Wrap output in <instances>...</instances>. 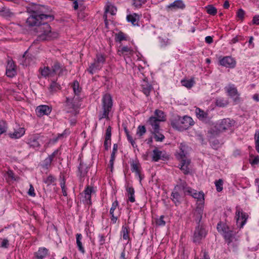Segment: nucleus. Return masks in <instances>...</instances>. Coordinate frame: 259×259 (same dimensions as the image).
Returning <instances> with one entry per match:
<instances>
[{"mask_svg": "<svg viewBox=\"0 0 259 259\" xmlns=\"http://www.w3.org/2000/svg\"><path fill=\"white\" fill-rule=\"evenodd\" d=\"M126 191L127 193L128 200L131 202H134L135 201L134 189L132 187H128L126 188Z\"/></svg>", "mask_w": 259, "mask_h": 259, "instance_id": "nucleus-28", "label": "nucleus"}, {"mask_svg": "<svg viewBox=\"0 0 259 259\" xmlns=\"http://www.w3.org/2000/svg\"><path fill=\"white\" fill-rule=\"evenodd\" d=\"M252 23L254 24L259 25V15H256L253 17Z\"/></svg>", "mask_w": 259, "mask_h": 259, "instance_id": "nucleus-63", "label": "nucleus"}, {"mask_svg": "<svg viewBox=\"0 0 259 259\" xmlns=\"http://www.w3.org/2000/svg\"><path fill=\"white\" fill-rule=\"evenodd\" d=\"M216 189L218 192H221L223 190V181L222 179H219L215 182Z\"/></svg>", "mask_w": 259, "mask_h": 259, "instance_id": "nucleus-45", "label": "nucleus"}, {"mask_svg": "<svg viewBox=\"0 0 259 259\" xmlns=\"http://www.w3.org/2000/svg\"><path fill=\"white\" fill-rule=\"evenodd\" d=\"M161 121L159 120L155 117H151L148 122L152 127L153 131L159 130V122Z\"/></svg>", "mask_w": 259, "mask_h": 259, "instance_id": "nucleus-21", "label": "nucleus"}, {"mask_svg": "<svg viewBox=\"0 0 259 259\" xmlns=\"http://www.w3.org/2000/svg\"><path fill=\"white\" fill-rule=\"evenodd\" d=\"M159 130L153 131V133L154 135V138L156 141H162L164 138V136L160 134L159 132Z\"/></svg>", "mask_w": 259, "mask_h": 259, "instance_id": "nucleus-39", "label": "nucleus"}, {"mask_svg": "<svg viewBox=\"0 0 259 259\" xmlns=\"http://www.w3.org/2000/svg\"><path fill=\"white\" fill-rule=\"evenodd\" d=\"M94 192V189L92 187L88 186L85 190L84 192V197L87 200H90L91 197V194Z\"/></svg>", "mask_w": 259, "mask_h": 259, "instance_id": "nucleus-38", "label": "nucleus"}, {"mask_svg": "<svg viewBox=\"0 0 259 259\" xmlns=\"http://www.w3.org/2000/svg\"><path fill=\"white\" fill-rule=\"evenodd\" d=\"M9 178H11L12 180L16 181L17 179L15 178L14 174L11 170H9L7 172Z\"/></svg>", "mask_w": 259, "mask_h": 259, "instance_id": "nucleus-61", "label": "nucleus"}, {"mask_svg": "<svg viewBox=\"0 0 259 259\" xmlns=\"http://www.w3.org/2000/svg\"><path fill=\"white\" fill-rule=\"evenodd\" d=\"M51 112V109L47 105H40L36 109V115L39 117L48 115Z\"/></svg>", "mask_w": 259, "mask_h": 259, "instance_id": "nucleus-15", "label": "nucleus"}, {"mask_svg": "<svg viewBox=\"0 0 259 259\" xmlns=\"http://www.w3.org/2000/svg\"><path fill=\"white\" fill-rule=\"evenodd\" d=\"M194 121L193 119L188 116L181 117L177 116L174 117L171 120L172 127L179 131H183L188 129L189 127L193 125Z\"/></svg>", "mask_w": 259, "mask_h": 259, "instance_id": "nucleus-2", "label": "nucleus"}, {"mask_svg": "<svg viewBox=\"0 0 259 259\" xmlns=\"http://www.w3.org/2000/svg\"><path fill=\"white\" fill-rule=\"evenodd\" d=\"M187 147L185 145L182 144L180 145V152L179 153L180 158L181 159V165L180 169L185 175H187L190 172V160L186 157Z\"/></svg>", "mask_w": 259, "mask_h": 259, "instance_id": "nucleus-5", "label": "nucleus"}, {"mask_svg": "<svg viewBox=\"0 0 259 259\" xmlns=\"http://www.w3.org/2000/svg\"><path fill=\"white\" fill-rule=\"evenodd\" d=\"M7 130V124L4 120H0V135L5 133Z\"/></svg>", "mask_w": 259, "mask_h": 259, "instance_id": "nucleus-51", "label": "nucleus"}, {"mask_svg": "<svg viewBox=\"0 0 259 259\" xmlns=\"http://www.w3.org/2000/svg\"><path fill=\"white\" fill-rule=\"evenodd\" d=\"M163 157L162 152L155 148L153 151L152 160L154 161H158Z\"/></svg>", "mask_w": 259, "mask_h": 259, "instance_id": "nucleus-27", "label": "nucleus"}, {"mask_svg": "<svg viewBox=\"0 0 259 259\" xmlns=\"http://www.w3.org/2000/svg\"><path fill=\"white\" fill-rule=\"evenodd\" d=\"M186 5L182 0H176L172 3L166 6V9L169 11H176L178 10H183L185 8Z\"/></svg>", "mask_w": 259, "mask_h": 259, "instance_id": "nucleus-12", "label": "nucleus"}, {"mask_svg": "<svg viewBox=\"0 0 259 259\" xmlns=\"http://www.w3.org/2000/svg\"><path fill=\"white\" fill-rule=\"evenodd\" d=\"M72 88L75 96L78 97L81 91V88L79 87V82L75 80L72 84Z\"/></svg>", "mask_w": 259, "mask_h": 259, "instance_id": "nucleus-32", "label": "nucleus"}, {"mask_svg": "<svg viewBox=\"0 0 259 259\" xmlns=\"http://www.w3.org/2000/svg\"><path fill=\"white\" fill-rule=\"evenodd\" d=\"M102 65L98 63L96 61L93 63H92L88 69V71L92 74H93L96 70H99L101 68Z\"/></svg>", "mask_w": 259, "mask_h": 259, "instance_id": "nucleus-25", "label": "nucleus"}, {"mask_svg": "<svg viewBox=\"0 0 259 259\" xmlns=\"http://www.w3.org/2000/svg\"><path fill=\"white\" fill-rule=\"evenodd\" d=\"M146 132V128L144 125H139L138 127L137 135L142 137Z\"/></svg>", "mask_w": 259, "mask_h": 259, "instance_id": "nucleus-50", "label": "nucleus"}, {"mask_svg": "<svg viewBox=\"0 0 259 259\" xmlns=\"http://www.w3.org/2000/svg\"><path fill=\"white\" fill-rule=\"evenodd\" d=\"M117 205H118L117 201H115L114 202H113L112 207L110 208V214H112L113 213H114V211L115 210V209L116 208Z\"/></svg>", "mask_w": 259, "mask_h": 259, "instance_id": "nucleus-60", "label": "nucleus"}, {"mask_svg": "<svg viewBox=\"0 0 259 259\" xmlns=\"http://www.w3.org/2000/svg\"><path fill=\"white\" fill-rule=\"evenodd\" d=\"M111 144V141H109V140H107L106 139H105L104 145L105 147V150H108L109 147H110V145Z\"/></svg>", "mask_w": 259, "mask_h": 259, "instance_id": "nucleus-62", "label": "nucleus"}, {"mask_svg": "<svg viewBox=\"0 0 259 259\" xmlns=\"http://www.w3.org/2000/svg\"><path fill=\"white\" fill-rule=\"evenodd\" d=\"M116 40L119 41L126 39L125 34L122 32H120L116 34Z\"/></svg>", "mask_w": 259, "mask_h": 259, "instance_id": "nucleus-53", "label": "nucleus"}, {"mask_svg": "<svg viewBox=\"0 0 259 259\" xmlns=\"http://www.w3.org/2000/svg\"><path fill=\"white\" fill-rule=\"evenodd\" d=\"M123 238L124 240L129 239V228L126 226L122 227Z\"/></svg>", "mask_w": 259, "mask_h": 259, "instance_id": "nucleus-49", "label": "nucleus"}, {"mask_svg": "<svg viewBox=\"0 0 259 259\" xmlns=\"http://www.w3.org/2000/svg\"><path fill=\"white\" fill-rule=\"evenodd\" d=\"M95 61L97 62L100 64L102 65L105 62V58L102 54H97Z\"/></svg>", "mask_w": 259, "mask_h": 259, "instance_id": "nucleus-47", "label": "nucleus"}, {"mask_svg": "<svg viewBox=\"0 0 259 259\" xmlns=\"http://www.w3.org/2000/svg\"><path fill=\"white\" fill-rule=\"evenodd\" d=\"M215 104L219 107H224L228 104V102L227 100L219 98L217 99Z\"/></svg>", "mask_w": 259, "mask_h": 259, "instance_id": "nucleus-44", "label": "nucleus"}, {"mask_svg": "<svg viewBox=\"0 0 259 259\" xmlns=\"http://www.w3.org/2000/svg\"><path fill=\"white\" fill-rule=\"evenodd\" d=\"M220 64L229 68H233L236 64L235 61L231 57H225L220 61Z\"/></svg>", "mask_w": 259, "mask_h": 259, "instance_id": "nucleus-14", "label": "nucleus"}, {"mask_svg": "<svg viewBox=\"0 0 259 259\" xmlns=\"http://www.w3.org/2000/svg\"><path fill=\"white\" fill-rule=\"evenodd\" d=\"M180 183L175 188L174 191L180 192L182 191L184 194H190L192 192V190L187 186V184L185 181L180 180Z\"/></svg>", "mask_w": 259, "mask_h": 259, "instance_id": "nucleus-11", "label": "nucleus"}, {"mask_svg": "<svg viewBox=\"0 0 259 259\" xmlns=\"http://www.w3.org/2000/svg\"><path fill=\"white\" fill-rule=\"evenodd\" d=\"M206 12L208 14L212 16L215 15L217 13V9L212 5H208L205 7Z\"/></svg>", "mask_w": 259, "mask_h": 259, "instance_id": "nucleus-40", "label": "nucleus"}, {"mask_svg": "<svg viewBox=\"0 0 259 259\" xmlns=\"http://www.w3.org/2000/svg\"><path fill=\"white\" fill-rule=\"evenodd\" d=\"M66 110L68 112L75 113L78 108V97H66Z\"/></svg>", "mask_w": 259, "mask_h": 259, "instance_id": "nucleus-6", "label": "nucleus"}, {"mask_svg": "<svg viewBox=\"0 0 259 259\" xmlns=\"http://www.w3.org/2000/svg\"><path fill=\"white\" fill-rule=\"evenodd\" d=\"M131 169L133 172H135L137 175H138L139 176H140V171L139 170V163L136 162H133V163L131 164Z\"/></svg>", "mask_w": 259, "mask_h": 259, "instance_id": "nucleus-41", "label": "nucleus"}, {"mask_svg": "<svg viewBox=\"0 0 259 259\" xmlns=\"http://www.w3.org/2000/svg\"><path fill=\"white\" fill-rule=\"evenodd\" d=\"M126 19L127 21L131 22L133 25H138L139 17L137 14L135 13L133 15H128L126 17Z\"/></svg>", "mask_w": 259, "mask_h": 259, "instance_id": "nucleus-30", "label": "nucleus"}, {"mask_svg": "<svg viewBox=\"0 0 259 259\" xmlns=\"http://www.w3.org/2000/svg\"><path fill=\"white\" fill-rule=\"evenodd\" d=\"M40 73H41V76L44 77L47 76H53L52 69H51L49 67H44L42 68H40L39 70Z\"/></svg>", "mask_w": 259, "mask_h": 259, "instance_id": "nucleus-26", "label": "nucleus"}, {"mask_svg": "<svg viewBox=\"0 0 259 259\" xmlns=\"http://www.w3.org/2000/svg\"><path fill=\"white\" fill-rule=\"evenodd\" d=\"M76 244L78 247L79 250L82 253L85 252L83 247L82 246L81 240L82 238V236L81 234H77L76 235Z\"/></svg>", "mask_w": 259, "mask_h": 259, "instance_id": "nucleus-31", "label": "nucleus"}, {"mask_svg": "<svg viewBox=\"0 0 259 259\" xmlns=\"http://www.w3.org/2000/svg\"><path fill=\"white\" fill-rule=\"evenodd\" d=\"M203 205L204 204H198L194 212L195 221L198 224L200 223L202 219L203 212Z\"/></svg>", "mask_w": 259, "mask_h": 259, "instance_id": "nucleus-18", "label": "nucleus"}, {"mask_svg": "<svg viewBox=\"0 0 259 259\" xmlns=\"http://www.w3.org/2000/svg\"><path fill=\"white\" fill-rule=\"evenodd\" d=\"M255 148L257 151L259 153V133L258 134V138L255 141Z\"/></svg>", "mask_w": 259, "mask_h": 259, "instance_id": "nucleus-64", "label": "nucleus"}, {"mask_svg": "<svg viewBox=\"0 0 259 259\" xmlns=\"http://www.w3.org/2000/svg\"><path fill=\"white\" fill-rule=\"evenodd\" d=\"M234 124V121L230 118L223 119L219 124V130L225 131L230 128Z\"/></svg>", "mask_w": 259, "mask_h": 259, "instance_id": "nucleus-16", "label": "nucleus"}, {"mask_svg": "<svg viewBox=\"0 0 259 259\" xmlns=\"http://www.w3.org/2000/svg\"><path fill=\"white\" fill-rule=\"evenodd\" d=\"M182 85L187 88H191L194 84V81L193 79L189 80H183L181 81Z\"/></svg>", "mask_w": 259, "mask_h": 259, "instance_id": "nucleus-43", "label": "nucleus"}, {"mask_svg": "<svg viewBox=\"0 0 259 259\" xmlns=\"http://www.w3.org/2000/svg\"><path fill=\"white\" fill-rule=\"evenodd\" d=\"M227 91L231 96H235L237 95V90L233 85H230L227 88Z\"/></svg>", "mask_w": 259, "mask_h": 259, "instance_id": "nucleus-36", "label": "nucleus"}, {"mask_svg": "<svg viewBox=\"0 0 259 259\" xmlns=\"http://www.w3.org/2000/svg\"><path fill=\"white\" fill-rule=\"evenodd\" d=\"M146 2V0H133V5L136 8H139Z\"/></svg>", "mask_w": 259, "mask_h": 259, "instance_id": "nucleus-52", "label": "nucleus"}, {"mask_svg": "<svg viewBox=\"0 0 259 259\" xmlns=\"http://www.w3.org/2000/svg\"><path fill=\"white\" fill-rule=\"evenodd\" d=\"M155 117L161 121H163L165 120L164 112L160 110H156L155 111Z\"/></svg>", "mask_w": 259, "mask_h": 259, "instance_id": "nucleus-35", "label": "nucleus"}, {"mask_svg": "<svg viewBox=\"0 0 259 259\" xmlns=\"http://www.w3.org/2000/svg\"><path fill=\"white\" fill-rule=\"evenodd\" d=\"M141 86L142 92L146 96H149L150 92L153 89L152 85L146 79H144L142 81Z\"/></svg>", "mask_w": 259, "mask_h": 259, "instance_id": "nucleus-17", "label": "nucleus"}, {"mask_svg": "<svg viewBox=\"0 0 259 259\" xmlns=\"http://www.w3.org/2000/svg\"><path fill=\"white\" fill-rule=\"evenodd\" d=\"M117 9L115 7L113 6H108L105 10V13H110L112 15H114L116 14Z\"/></svg>", "mask_w": 259, "mask_h": 259, "instance_id": "nucleus-46", "label": "nucleus"}, {"mask_svg": "<svg viewBox=\"0 0 259 259\" xmlns=\"http://www.w3.org/2000/svg\"><path fill=\"white\" fill-rule=\"evenodd\" d=\"M9 240L7 239H4L2 240L1 247L2 248H8L9 246Z\"/></svg>", "mask_w": 259, "mask_h": 259, "instance_id": "nucleus-58", "label": "nucleus"}, {"mask_svg": "<svg viewBox=\"0 0 259 259\" xmlns=\"http://www.w3.org/2000/svg\"><path fill=\"white\" fill-rule=\"evenodd\" d=\"M43 138V136L39 134L31 135L28 139L27 143L31 148L38 149L41 145Z\"/></svg>", "mask_w": 259, "mask_h": 259, "instance_id": "nucleus-7", "label": "nucleus"}, {"mask_svg": "<svg viewBox=\"0 0 259 259\" xmlns=\"http://www.w3.org/2000/svg\"><path fill=\"white\" fill-rule=\"evenodd\" d=\"M164 215H161L159 219H158L156 221V223L158 226H164L165 224V222L164 221Z\"/></svg>", "mask_w": 259, "mask_h": 259, "instance_id": "nucleus-54", "label": "nucleus"}, {"mask_svg": "<svg viewBox=\"0 0 259 259\" xmlns=\"http://www.w3.org/2000/svg\"><path fill=\"white\" fill-rule=\"evenodd\" d=\"M28 194L29 195L32 196V197H34L35 196V193L34 192V189L31 184L30 185V188L28 192Z\"/></svg>", "mask_w": 259, "mask_h": 259, "instance_id": "nucleus-59", "label": "nucleus"}, {"mask_svg": "<svg viewBox=\"0 0 259 259\" xmlns=\"http://www.w3.org/2000/svg\"><path fill=\"white\" fill-rule=\"evenodd\" d=\"M196 113L197 117L201 120L205 119L207 117V114L205 113L204 111L201 110L199 108H197L196 109Z\"/></svg>", "mask_w": 259, "mask_h": 259, "instance_id": "nucleus-33", "label": "nucleus"}, {"mask_svg": "<svg viewBox=\"0 0 259 259\" xmlns=\"http://www.w3.org/2000/svg\"><path fill=\"white\" fill-rule=\"evenodd\" d=\"M219 231L224 233V238L228 246L234 248L238 245V239L235 237V233L230 230L226 225L219 223L217 225Z\"/></svg>", "mask_w": 259, "mask_h": 259, "instance_id": "nucleus-3", "label": "nucleus"}, {"mask_svg": "<svg viewBox=\"0 0 259 259\" xmlns=\"http://www.w3.org/2000/svg\"><path fill=\"white\" fill-rule=\"evenodd\" d=\"M31 14L26 23L30 26H37V31L39 33L38 38L40 40H51L57 38L59 34L52 31L48 22L54 20L53 15L46 14V9L43 6L35 5L28 10Z\"/></svg>", "mask_w": 259, "mask_h": 259, "instance_id": "nucleus-1", "label": "nucleus"}, {"mask_svg": "<svg viewBox=\"0 0 259 259\" xmlns=\"http://www.w3.org/2000/svg\"><path fill=\"white\" fill-rule=\"evenodd\" d=\"M16 74V66L13 60L8 58L6 67V74L8 77H13Z\"/></svg>", "mask_w": 259, "mask_h": 259, "instance_id": "nucleus-10", "label": "nucleus"}, {"mask_svg": "<svg viewBox=\"0 0 259 259\" xmlns=\"http://www.w3.org/2000/svg\"><path fill=\"white\" fill-rule=\"evenodd\" d=\"M126 136V137L127 138V140H128V141L131 143V144H132V145L133 146V147H137V145H136V143L135 142V140H134V139L132 138V137L130 135V134H127Z\"/></svg>", "mask_w": 259, "mask_h": 259, "instance_id": "nucleus-56", "label": "nucleus"}, {"mask_svg": "<svg viewBox=\"0 0 259 259\" xmlns=\"http://www.w3.org/2000/svg\"><path fill=\"white\" fill-rule=\"evenodd\" d=\"M89 166L83 162L80 161V164L78 167V170L81 177H84L88 171Z\"/></svg>", "mask_w": 259, "mask_h": 259, "instance_id": "nucleus-22", "label": "nucleus"}, {"mask_svg": "<svg viewBox=\"0 0 259 259\" xmlns=\"http://www.w3.org/2000/svg\"><path fill=\"white\" fill-rule=\"evenodd\" d=\"M48 250L46 248H39L37 252L35 253V256L37 259H43L48 254Z\"/></svg>", "mask_w": 259, "mask_h": 259, "instance_id": "nucleus-24", "label": "nucleus"}, {"mask_svg": "<svg viewBox=\"0 0 259 259\" xmlns=\"http://www.w3.org/2000/svg\"><path fill=\"white\" fill-rule=\"evenodd\" d=\"M60 85L55 81H53L51 83L49 90L50 92L53 93L56 92L60 89Z\"/></svg>", "mask_w": 259, "mask_h": 259, "instance_id": "nucleus-37", "label": "nucleus"}, {"mask_svg": "<svg viewBox=\"0 0 259 259\" xmlns=\"http://www.w3.org/2000/svg\"><path fill=\"white\" fill-rule=\"evenodd\" d=\"M55 180V178L52 175H50L46 179L44 180V182L47 184V186H49L53 184Z\"/></svg>", "mask_w": 259, "mask_h": 259, "instance_id": "nucleus-48", "label": "nucleus"}, {"mask_svg": "<svg viewBox=\"0 0 259 259\" xmlns=\"http://www.w3.org/2000/svg\"><path fill=\"white\" fill-rule=\"evenodd\" d=\"M236 218L237 225L240 228H242L248 218V215L244 213L242 210L238 207L236 208Z\"/></svg>", "mask_w": 259, "mask_h": 259, "instance_id": "nucleus-9", "label": "nucleus"}, {"mask_svg": "<svg viewBox=\"0 0 259 259\" xmlns=\"http://www.w3.org/2000/svg\"><path fill=\"white\" fill-rule=\"evenodd\" d=\"M244 11L242 9H240L238 10L237 13V16L239 18H240L241 20H243V19L244 18Z\"/></svg>", "mask_w": 259, "mask_h": 259, "instance_id": "nucleus-57", "label": "nucleus"}, {"mask_svg": "<svg viewBox=\"0 0 259 259\" xmlns=\"http://www.w3.org/2000/svg\"><path fill=\"white\" fill-rule=\"evenodd\" d=\"M191 195L195 199H197V205L198 204H204V195L202 192H197L196 191L192 190L191 194H189Z\"/></svg>", "mask_w": 259, "mask_h": 259, "instance_id": "nucleus-19", "label": "nucleus"}, {"mask_svg": "<svg viewBox=\"0 0 259 259\" xmlns=\"http://www.w3.org/2000/svg\"><path fill=\"white\" fill-rule=\"evenodd\" d=\"M111 127L109 126L106 131V135L105 139L107 140H109L111 141Z\"/></svg>", "mask_w": 259, "mask_h": 259, "instance_id": "nucleus-55", "label": "nucleus"}, {"mask_svg": "<svg viewBox=\"0 0 259 259\" xmlns=\"http://www.w3.org/2000/svg\"><path fill=\"white\" fill-rule=\"evenodd\" d=\"M59 151L55 150L52 154L50 155L48 157L46 158L44 160L43 166L48 168L50 165L55 157L58 154Z\"/></svg>", "mask_w": 259, "mask_h": 259, "instance_id": "nucleus-20", "label": "nucleus"}, {"mask_svg": "<svg viewBox=\"0 0 259 259\" xmlns=\"http://www.w3.org/2000/svg\"><path fill=\"white\" fill-rule=\"evenodd\" d=\"M172 200L175 202L176 205L180 203L181 196L179 194V192L177 191H174L171 194Z\"/></svg>", "mask_w": 259, "mask_h": 259, "instance_id": "nucleus-34", "label": "nucleus"}, {"mask_svg": "<svg viewBox=\"0 0 259 259\" xmlns=\"http://www.w3.org/2000/svg\"><path fill=\"white\" fill-rule=\"evenodd\" d=\"M113 106L112 97L109 94H106L102 98V111L99 114V119L103 118L109 119V114Z\"/></svg>", "mask_w": 259, "mask_h": 259, "instance_id": "nucleus-4", "label": "nucleus"}, {"mask_svg": "<svg viewBox=\"0 0 259 259\" xmlns=\"http://www.w3.org/2000/svg\"><path fill=\"white\" fill-rule=\"evenodd\" d=\"M118 53L120 56L121 55H132L133 53V51L130 48L126 46L122 47L120 50L118 51Z\"/></svg>", "mask_w": 259, "mask_h": 259, "instance_id": "nucleus-29", "label": "nucleus"}, {"mask_svg": "<svg viewBox=\"0 0 259 259\" xmlns=\"http://www.w3.org/2000/svg\"><path fill=\"white\" fill-rule=\"evenodd\" d=\"M12 13L10 12V10L6 8H3L0 10V15L3 17H11Z\"/></svg>", "mask_w": 259, "mask_h": 259, "instance_id": "nucleus-42", "label": "nucleus"}, {"mask_svg": "<svg viewBox=\"0 0 259 259\" xmlns=\"http://www.w3.org/2000/svg\"><path fill=\"white\" fill-rule=\"evenodd\" d=\"M206 235V232L203 227L198 225L194 233L193 241L195 243H199L202 239L205 238Z\"/></svg>", "mask_w": 259, "mask_h": 259, "instance_id": "nucleus-8", "label": "nucleus"}, {"mask_svg": "<svg viewBox=\"0 0 259 259\" xmlns=\"http://www.w3.org/2000/svg\"><path fill=\"white\" fill-rule=\"evenodd\" d=\"M25 130L23 127L19 128L17 130L15 131L13 133L10 134V137L11 138L18 139L21 137L25 134Z\"/></svg>", "mask_w": 259, "mask_h": 259, "instance_id": "nucleus-23", "label": "nucleus"}, {"mask_svg": "<svg viewBox=\"0 0 259 259\" xmlns=\"http://www.w3.org/2000/svg\"><path fill=\"white\" fill-rule=\"evenodd\" d=\"M52 71L53 75L54 74L62 75L66 73L67 71L65 67L58 62H55L52 66Z\"/></svg>", "mask_w": 259, "mask_h": 259, "instance_id": "nucleus-13", "label": "nucleus"}]
</instances>
